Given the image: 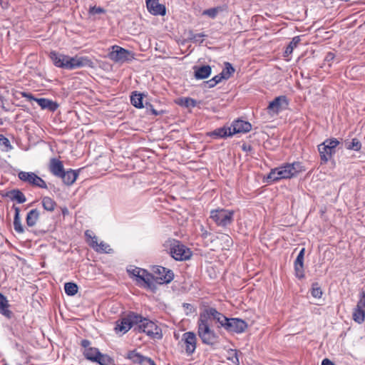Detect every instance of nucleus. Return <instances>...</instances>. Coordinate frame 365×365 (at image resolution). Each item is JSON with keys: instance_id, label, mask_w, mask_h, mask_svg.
Returning <instances> with one entry per match:
<instances>
[{"instance_id": "f257e3e1", "label": "nucleus", "mask_w": 365, "mask_h": 365, "mask_svg": "<svg viewBox=\"0 0 365 365\" xmlns=\"http://www.w3.org/2000/svg\"><path fill=\"white\" fill-rule=\"evenodd\" d=\"M217 310L213 307H207L200 313L197 321V335L205 344L213 345L217 342L218 336L211 329L209 323L210 319L217 322Z\"/></svg>"}, {"instance_id": "f03ea898", "label": "nucleus", "mask_w": 365, "mask_h": 365, "mask_svg": "<svg viewBox=\"0 0 365 365\" xmlns=\"http://www.w3.org/2000/svg\"><path fill=\"white\" fill-rule=\"evenodd\" d=\"M305 170L302 163L294 162L286 163L280 167L271 170L267 175V182H276L282 179H289L297 176Z\"/></svg>"}, {"instance_id": "7ed1b4c3", "label": "nucleus", "mask_w": 365, "mask_h": 365, "mask_svg": "<svg viewBox=\"0 0 365 365\" xmlns=\"http://www.w3.org/2000/svg\"><path fill=\"white\" fill-rule=\"evenodd\" d=\"M217 316V323L219 324L218 327H222L228 332L240 334L244 332L247 327V324L242 319L227 318L218 311Z\"/></svg>"}, {"instance_id": "20e7f679", "label": "nucleus", "mask_w": 365, "mask_h": 365, "mask_svg": "<svg viewBox=\"0 0 365 365\" xmlns=\"http://www.w3.org/2000/svg\"><path fill=\"white\" fill-rule=\"evenodd\" d=\"M137 329L139 332L145 333L150 338L160 339L163 337L161 329L153 322L138 314Z\"/></svg>"}, {"instance_id": "39448f33", "label": "nucleus", "mask_w": 365, "mask_h": 365, "mask_svg": "<svg viewBox=\"0 0 365 365\" xmlns=\"http://www.w3.org/2000/svg\"><path fill=\"white\" fill-rule=\"evenodd\" d=\"M234 210L217 208L210 211V218L221 227L230 226L234 221Z\"/></svg>"}, {"instance_id": "423d86ee", "label": "nucleus", "mask_w": 365, "mask_h": 365, "mask_svg": "<svg viewBox=\"0 0 365 365\" xmlns=\"http://www.w3.org/2000/svg\"><path fill=\"white\" fill-rule=\"evenodd\" d=\"M169 252L171 257L178 261H184L190 258L192 252L181 242L172 240L169 242Z\"/></svg>"}, {"instance_id": "0eeeda50", "label": "nucleus", "mask_w": 365, "mask_h": 365, "mask_svg": "<svg viewBox=\"0 0 365 365\" xmlns=\"http://www.w3.org/2000/svg\"><path fill=\"white\" fill-rule=\"evenodd\" d=\"M112 51L108 53V58L116 63H125L134 59L133 53L119 46L115 45L112 46Z\"/></svg>"}, {"instance_id": "6e6552de", "label": "nucleus", "mask_w": 365, "mask_h": 365, "mask_svg": "<svg viewBox=\"0 0 365 365\" xmlns=\"http://www.w3.org/2000/svg\"><path fill=\"white\" fill-rule=\"evenodd\" d=\"M85 237L86 242L96 252L108 254L112 253L113 252L108 244L103 241L98 243L97 237L93 235L92 231L88 230H86L85 232Z\"/></svg>"}, {"instance_id": "1a4fd4ad", "label": "nucleus", "mask_w": 365, "mask_h": 365, "mask_svg": "<svg viewBox=\"0 0 365 365\" xmlns=\"http://www.w3.org/2000/svg\"><path fill=\"white\" fill-rule=\"evenodd\" d=\"M138 314L135 312L129 313L125 317L122 318L116 322L115 330L123 334L128 332L133 326L137 327Z\"/></svg>"}, {"instance_id": "9d476101", "label": "nucleus", "mask_w": 365, "mask_h": 365, "mask_svg": "<svg viewBox=\"0 0 365 365\" xmlns=\"http://www.w3.org/2000/svg\"><path fill=\"white\" fill-rule=\"evenodd\" d=\"M64 69L73 70L82 67H91L93 62L86 56H75L73 57L66 55Z\"/></svg>"}, {"instance_id": "9b49d317", "label": "nucleus", "mask_w": 365, "mask_h": 365, "mask_svg": "<svg viewBox=\"0 0 365 365\" xmlns=\"http://www.w3.org/2000/svg\"><path fill=\"white\" fill-rule=\"evenodd\" d=\"M289 106V100L286 96H279L276 97L271 101L267 108V112L272 116L278 115L282 110L287 108Z\"/></svg>"}, {"instance_id": "f8f14e48", "label": "nucleus", "mask_w": 365, "mask_h": 365, "mask_svg": "<svg viewBox=\"0 0 365 365\" xmlns=\"http://www.w3.org/2000/svg\"><path fill=\"white\" fill-rule=\"evenodd\" d=\"M154 280L158 284L170 283L174 278L172 270L161 266H154L152 269Z\"/></svg>"}, {"instance_id": "ddd939ff", "label": "nucleus", "mask_w": 365, "mask_h": 365, "mask_svg": "<svg viewBox=\"0 0 365 365\" xmlns=\"http://www.w3.org/2000/svg\"><path fill=\"white\" fill-rule=\"evenodd\" d=\"M24 100L32 103L33 101L36 102L42 109H48L50 111H55L58 105L47 98H36L32 96L31 93H24Z\"/></svg>"}, {"instance_id": "4468645a", "label": "nucleus", "mask_w": 365, "mask_h": 365, "mask_svg": "<svg viewBox=\"0 0 365 365\" xmlns=\"http://www.w3.org/2000/svg\"><path fill=\"white\" fill-rule=\"evenodd\" d=\"M184 343L185 351L187 356H191L196 349L197 337L194 332L187 331L182 336V340Z\"/></svg>"}, {"instance_id": "2eb2a0df", "label": "nucleus", "mask_w": 365, "mask_h": 365, "mask_svg": "<svg viewBox=\"0 0 365 365\" xmlns=\"http://www.w3.org/2000/svg\"><path fill=\"white\" fill-rule=\"evenodd\" d=\"M126 359L130 360L133 364L138 365H156L151 358L142 355L136 350L129 351Z\"/></svg>"}, {"instance_id": "dca6fc26", "label": "nucleus", "mask_w": 365, "mask_h": 365, "mask_svg": "<svg viewBox=\"0 0 365 365\" xmlns=\"http://www.w3.org/2000/svg\"><path fill=\"white\" fill-rule=\"evenodd\" d=\"M81 345L84 349L83 354L85 356V358L87 360L91 361L92 362L96 361V358L101 353L98 349L91 346V341L88 339L82 340L81 342Z\"/></svg>"}, {"instance_id": "f3484780", "label": "nucleus", "mask_w": 365, "mask_h": 365, "mask_svg": "<svg viewBox=\"0 0 365 365\" xmlns=\"http://www.w3.org/2000/svg\"><path fill=\"white\" fill-rule=\"evenodd\" d=\"M24 182H28L33 187L47 189L46 182L36 173L32 172H24Z\"/></svg>"}, {"instance_id": "a211bd4d", "label": "nucleus", "mask_w": 365, "mask_h": 365, "mask_svg": "<svg viewBox=\"0 0 365 365\" xmlns=\"http://www.w3.org/2000/svg\"><path fill=\"white\" fill-rule=\"evenodd\" d=\"M305 254V248H302L294 261L295 276L299 279L304 277V257Z\"/></svg>"}, {"instance_id": "6ab92c4d", "label": "nucleus", "mask_w": 365, "mask_h": 365, "mask_svg": "<svg viewBox=\"0 0 365 365\" xmlns=\"http://www.w3.org/2000/svg\"><path fill=\"white\" fill-rule=\"evenodd\" d=\"M146 6L148 11L155 16H164L166 13L165 6L159 4L158 0H146Z\"/></svg>"}, {"instance_id": "aec40b11", "label": "nucleus", "mask_w": 365, "mask_h": 365, "mask_svg": "<svg viewBox=\"0 0 365 365\" xmlns=\"http://www.w3.org/2000/svg\"><path fill=\"white\" fill-rule=\"evenodd\" d=\"M232 136L235 133H247L252 129V125L242 120H236L233 121L231 125Z\"/></svg>"}, {"instance_id": "412c9836", "label": "nucleus", "mask_w": 365, "mask_h": 365, "mask_svg": "<svg viewBox=\"0 0 365 365\" xmlns=\"http://www.w3.org/2000/svg\"><path fill=\"white\" fill-rule=\"evenodd\" d=\"M318 150L320 155L322 163H327L336 153V150L331 149L328 145H324L323 143L318 145Z\"/></svg>"}, {"instance_id": "4be33fe9", "label": "nucleus", "mask_w": 365, "mask_h": 365, "mask_svg": "<svg viewBox=\"0 0 365 365\" xmlns=\"http://www.w3.org/2000/svg\"><path fill=\"white\" fill-rule=\"evenodd\" d=\"M62 162L57 158H51L49 163V171L56 177L59 178L64 172Z\"/></svg>"}, {"instance_id": "5701e85b", "label": "nucleus", "mask_w": 365, "mask_h": 365, "mask_svg": "<svg viewBox=\"0 0 365 365\" xmlns=\"http://www.w3.org/2000/svg\"><path fill=\"white\" fill-rule=\"evenodd\" d=\"M193 69L196 79H205L208 78L212 73V68L209 65L201 66H195L193 67Z\"/></svg>"}, {"instance_id": "b1692460", "label": "nucleus", "mask_w": 365, "mask_h": 365, "mask_svg": "<svg viewBox=\"0 0 365 365\" xmlns=\"http://www.w3.org/2000/svg\"><path fill=\"white\" fill-rule=\"evenodd\" d=\"M209 135L215 139L232 136L231 127H222L214 130L209 133Z\"/></svg>"}, {"instance_id": "393cba45", "label": "nucleus", "mask_w": 365, "mask_h": 365, "mask_svg": "<svg viewBox=\"0 0 365 365\" xmlns=\"http://www.w3.org/2000/svg\"><path fill=\"white\" fill-rule=\"evenodd\" d=\"M78 175V171L73 170L72 169H69L67 171H65L62 173V175L59 177L62 179L63 182L67 185H71L76 180L77 177Z\"/></svg>"}, {"instance_id": "a878e982", "label": "nucleus", "mask_w": 365, "mask_h": 365, "mask_svg": "<svg viewBox=\"0 0 365 365\" xmlns=\"http://www.w3.org/2000/svg\"><path fill=\"white\" fill-rule=\"evenodd\" d=\"M49 56L55 66L64 69L66 55L51 51Z\"/></svg>"}, {"instance_id": "bb28decb", "label": "nucleus", "mask_w": 365, "mask_h": 365, "mask_svg": "<svg viewBox=\"0 0 365 365\" xmlns=\"http://www.w3.org/2000/svg\"><path fill=\"white\" fill-rule=\"evenodd\" d=\"M11 210L14 211V230L17 233L21 234V233H23V227L21 225V219H20L21 209H20V207H17L16 205H13Z\"/></svg>"}, {"instance_id": "cd10ccee", "label": "nucleus", "mask_w": 365, "mask_h": 365, "mask_svg": "<svg viewBox=\"0 0 365 365\" xmlns=\"http://www.w3.org/2000/svg\"><path fill=\"white\" fill-rule=\"evenodd\" d=\"M154 280L153 274L143 269L138 276V282H143L148 287H150Z\"/></svg>"}, {"instance_id": "c85d7f7f", "label": "nucleus", "mask_w": 365, "mask_h": 365, "mask_svg": "<svg viewBox=\"0 0 365 365\" xmlns=\"http://www.w3.org/2000/svg\"><path fill=\"white\" fill-rule=\"evenodd\" d=\"M353 319L358 324H362L365 320V308L356 304L352 314Z\"/></svg>"}, {"instance_id": "c756f323", "label": "nucleus", "mask_w": 365, "mask_h": 365, "mask_svg": "<svg viewBox=\"0 0 365 365\" xmlns=\"http://www.w3.org/2000/svg\"><path fill=\"white\" fill-rule=\"evenodd\" d=\"M8 301L1 293H0V313L7 318L11 317V312L8 309Z\"/></svg>"}, {"instance_id": "7c9ffc66", "label": "nucleus", "mask_w": 365, "mask_h": 365, "mask_svg": "<svg viewBox=\"0 0 365 365\" xmlns=\"http://www.w3.org/2000/svg\"><path fill=\"white\" fill-rule=\"evenodd\" d=\"M5 197L11 201H16L18 203H23V193L19 190H11L8 191Z\"/></svg>"}, {"instance_id": "2f4dec72", "label": "nucleus", "mask_w": 365, "mask_h": 365, "mask_svg": "<svg viewBox=\"0 0 365 365\" xmlns=\"http://www.w3.org/2000/svg\"><path fill=\"white\" fill-rule=\"evenodd\" d=\"M39 218V211L37 209H32L30 210L26 215V223L29 227H32L36 225V222Z\"/></svg>"}, {"instance_id": "473e14b6", "label": "nucleus", "mask_w": 365, "mask_h": 365, "mask_svg": "<svg viewBox=\"0 0 365 365\" xmlns=\"http://www.w3.org/2000/svg\"><path fill=\"white\" fill-rule=\"evenodd\" d=\"M95 363L99 365H115L114 359L107 354L100 353Z\"/></svg>"}, {"instance_id": "72a5a7b5", "label": "nucleus", "mask_w": 365, "mask_h": 365, "mask_svg": "<svg viewBox=\"0 0 365 365\" xmlns=\"http://www.w3.org/2000/svg\"><path fill=\"white\" fill-rule=\"evenodd\" d=\"M344 146L347 150L359 151L361 148V143L359 139L354 138L351 141L345 140Z\"/></svg>"}, {"instance_id": "f704fd0d", "label": "nucleus", "mask_w": 365, "mask_h": 365, "mask_svg": "<svg viewBox=\"0 0 365 365\" xmlns=\"http://www.w3.org/2000/svg\"><path fill=\"white\" fill-rule=\"evenodd\" d=\"M301 41L300 36H294L292 40L289 42V45L287 46L284 56H288L292 53L293 50L298 46Z\"/></svg>"}, {"instance_id": "c9c22d12", "label": "nucleus", "mask_w": 365, "mask_h": 365, "mask_svg": "<svg viewBox=\"0 0 365 365\" xmlns=\"http://www.w3.org/2000/svg\"><path fill=\"white\" fill-rule=\"evenodd\" d=\"M130 102L135 108H141L143 107V96L140 93H133L130 96Z\"/></svg>"}, {"instance_id": "e433bc0d", "label": "nucleus", "mask_w": 365, "mask_h": 365, "mask_svg": "<svg viewBox=\"0 0 365 365\" xmlns=\"http://www.w3.org/2000/svg\"><path fill=\"white\" fill-rule=\"evenodd\" d=\"M42 205L43 208L48 211H53L56 206V202L49 197H44L42 199Z\"/></svg>"}, {"instance_id": "4c0bfd02", "label": "nucleus", "mask_w": 365, "mask_h": 365, "mask_svg": "<svg viewBox=\"0 0 365 365\" xmlns=\"http://www.w3.org/2000/svg\"><path fill=\"white\" fill-rule=\"evenodd\" d=\"M65 292L68 296H73L78 292V286L73 282H67L64 284Z\"/></svg>"}, {"instance_id": "58836bf2", "label": "nucleus", "mask_w": 365, "mask_h": 365, "mask_svg": "<svg viewBox=\"0 0 365 365\" xmlns=\"http://www.w3.org/2000/svg\"><path fill=\"white\" fill-rule=\"evenodd\" d=\"M234 72H235V68H233L232 64L228 62H226L225 63V68L222 69L221 74L222 76L225 77L224 79L227 80V79L230 78V77L231 76V75L232 73H234Z\"/></svg>"}, {"instance_id": "ea45409f", "label": "nucleus", "mask_w": 365, "mask_h": 365, "mask_svg": "<svg viewBox=\"0 0 365 365\" xmlns=\"http://www.w3.org/2000/svg\"><path fill=\"white\" fill-rule=\"evenodd\" d=\"M222 11L223 9L221 6L214 7L204 10L202 12V15L207 16L212 19H215L218 14V13Z\"/></svg>"}, {"instance_id": "a19ab883", "label": "nucleus", "mask_w": 365, "mask_h": 365, "mask_svg": "<svg viewBox=\"0 0 365 365\" xmlns=\"http://www.w3.org/2000/svg\"><path fill=\"white\" fill-rule=\"evenodd\" d=\"M0 148L4 151L11 150L12 147L8 138L0 134Z\"/></svg>"}, {"instance_id": "79ce46f5", "label": "nucleus", "mask_w": 365, "mask_h": 365, "mask_svg": "<svg viewBox=\"0 0 365 365\" xmlns=\"http://www.w3.org/2000/svg\"><path fill=\"white\" fill-rule=\"evenodd\" d=\"M312 295L314 298H321L322 295V291L321 288L319 287L317 283H314L312 284Z\"/></svg>"}, {"instance_id": "37998d69", "label": "nucleus", "mask_w": 365, "mask_h": 365, "mask_svg": "<svg viewBox=\"0 0 365 365\" xmlns=\"http://www.w3.org/2000/svg\"><path fill=\"white\" fill-rule=\"evenodd\" d=\"M324 145H328L331 149L336 150V146L339 144V141L336 138L327 139L324 142H323Z\"/></svg>"}, {"instance_id": "c03bdc74", "label": "nucleus", "mask_w": 365, "mask_h": 365, "mask_svg": "<svg viewBox=\"0 0 365 365\" xmlns=\"http://www.w3.org/2000/svg\"><path fill=\"white\" fill-rule=\"evenodd\" d=\"M205 35L204 34H190V39L195 42V43H197V42H200V43H202L203 41V37H205Z\"/></svg>"}, {"instance_id": "a18cd8bd", "label": "nucleus", "mask_w": 365, "mask_h": 365, "mask_svg": "<svg viewBox=\"0 0 365 365\" xmlns=\"http://www.w3.org/2000/svg\"><path fill=\"white\" fill-rule=\"evenodd\" d=\"M228 359L230 360L234 364H238L239 359L237 356V353L236 350H231L230 352V356L228 357Z\"/></svg>"}, {"instance_id": "49530a36", "label": "nucleus", "mask_w": 365, "mask_h": 365, "mask_svg": "<svg viewBox=\"0 0 365 365\" xmlns=\"http://www.w3.org/2000/svg\"><path fill=\"white\" fill-rule=\"evenodd\" d=\"M105 12H106V10L101 7L93 6V7H91L89 9V13L93 15L104 14Z\"/></svg>"}, {"instance_id": "de8ad7c7", "label": "nucleus", "mask_w": 365, "mask_h": 365, "mask_svg": "<svg viewBox=\"0 0 365 365\" xmlns=\"http://www.w3.org/2000/svg\"><path fill=\"white\" fill-rule=\"evenodd\" d=\"M142 269H143L141 268L135 267L132 269H128V272L135 278L136 281H138V276L140 274Z\"/></svg>"}, {"instance_id": "09e8293b", "label": "nucleus", "mask_w": 365, "mask_h": 365, "mask_svg": "<svg viewBox=\"0 0 365 365\" xmlns=\"http://www.w3.org/2000/svg\"><path fill=\"white\" fill-rule=\"evenodd\" d=\"M357 304L360 307L365 308V291H363L360 294V299L357 302Z\"/></svg>"}, {"instance_id": "8fccbe9b", "label": "nucleus", "mask_w": 365, "mask_h": 365, "mask_svg": "<svg viewBox=\"0 0 365 365\" xmlns=\"http://www.w3.org/2000/svg\"><path fill=\"white\" fill-rule=\"evenodd\" d=\"M185 104L187 106L195 107L196 106V101L192 98H186Z\"/></svg>"}, {"instance_id": "3c124183", "label": "nucleus", "mask_w": 365, "mask_h": 365, "mask_svg": "<svg viewBox=\"0 0 365 365\" xmlns=\"http://www.w3.org/2000/svg\"><path fill=\"white\" fill-rule=\"evenodd\" d=\"M224 76H222L221 73L215 76H214L212 78L216 82V83H219L224 79Z\"/></svg>"}, {"instance_id": "603ef678", "label": "nucleus", "mask_w": 365, "mask_h": 365, "mask_svg": "<svg viewBox=\"0 0 365 365\" xmlns=\"http://www.w3.org/2000/svg\"><path fill=\"white\" fill-rule=\"evenodd\" d=\"M205 83L207 84V88H213L217 85L216 82L213 80V78L206 81Z\"/></svg>"}, {"instance_id": "864d4df0", "label": "nucleus", "mask_w": 365, "mask_h": 365, "mask_svg": "<svg viewBox=\"0 0 365 365\" xmlns=\"http://www.w3.org/2000/svg\"><path fill=\"white\" fill-rule=\"evenodd\" d=\"M334 58V54L331 52H329L325 57V60L327 61H332Z\"/></svg>"}, {"instance_id": "5fc2aeb1", "label": "nucleus", "mask_w": 365, "mask_h": 365, "mask_svg": "<svg viewBox=\"0 0 365 365\" xmlns=\"http://www.w3.org/2000/svg\"><path fill=\"white\" fill-rule=\"evenodd\" d=\"M322 365H335L331 360L329 359H323L322 362Z\"/></svg>"}, {"instance_id": "6e6d98bb", "label": "nucleus", "mask_w": 365, "mask_h": 365, "mask_svg": "<svg viewBox=\"0 0 365 365\" xmlns=\"http://www.w3.org/2000/svg\"><path fill=\"white\" fill-rule=\"evenodd\" d=\"M0 105H1V107L3 108H6V106H5V103H4V99L2 97H0Z\"/></svg>"}, {"instance_id": "4d7b16f0", "label": "nucleus", "mask_w": 365, "mask_h": 365, "mask_svg": "<svg viewBox=\"0 0 365 365\" xmlns=\"http://www.w3.org/2000/svg\"><path fill=\"white\" fill-rule=\"evenodd\" d=\"M18 176L20 180H23V171L19 172Z\"/></svg>"}, {"instance_id": "13d9d810", "label": "nucleus", "mask_w": 365, "mask_h": 365, "mask_svg": "<svg viewBox=\"0 0 365 365\" xmlns=\"http://www.w3.org/2000/svg\"><path fill=\"white\" fill-rule=\"evenodd\" d=\"M152 113L155 115H158V113L155 110V109H152Z\"/></svg>"}, {"instance_id": "bf43d9fd", "label": "nucleus", "mask_w": 365, "mask_h": 365, "mask_svg": "<svg viewBox=\"0 0 365 365\" xmlns=\"http://www.w3.org/2000/svg\"><path fill=\"white\" fill-rule=\"evenodd\" d=\"M184 306L185 307L186 306V308H188V307L190 306L189 304H184Z\"/></svg>"}, {"instance_id": "052dcab7", "label": "nucleus", "mask_w": 365, "mask_h": 365, "mask_svg": "<svg viewBox=\"0 0 365 365\" xmlns=\"http://www.w3.org/2000/svg\"><path fill=\"white\" fill-rule=\"evenodd\" d=\"M184 306L185 307L186 306V308H188V307L190 306L189 304H184Z\"/></svg>"}]
</instances>
